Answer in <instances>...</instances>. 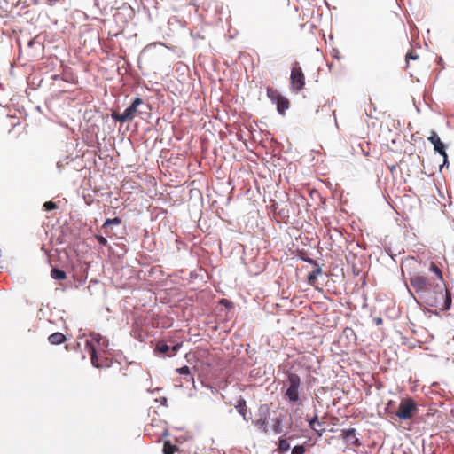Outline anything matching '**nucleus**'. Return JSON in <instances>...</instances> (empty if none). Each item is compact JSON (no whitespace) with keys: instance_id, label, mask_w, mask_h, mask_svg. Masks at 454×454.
<instances>
[{"instance_id":"obj_1","label":"nucleus","mask_w":454,"mask_h":454,"mask_svg":"<svg viewBox=\"0 0 454 454\" xmlns=\"http://www.w3.org/2000/svg\"><path fill=\"white\" fill-rule=\"evenodd\" d=\"M421 266V261L414 258L408 257L402 263V274L404 276L407 273L410 277V283L412 288L417 293L425 294L429 292L431 289H434L438 287L440 289V294L442 298H444V305L443 309L447 310L451 306V294L447 290L439 286L438 285L434 286L433 281L419 274V269Z\"/></svg>"},{"instance_id":"obj_2","label":"nucleus","mask_w":454,"mask_h":454,"mask_svg":"<svg viewBox=\"0 0 454 454\" xmlns=\"http://www.w3.org/2000/svg\"><path fill=\"white\" fill-rule=\"evenodd\" d=\"M108 346V341L98 333H90L86 340L85 348L90 356L91 364L97 368L107 366L101 362V353H104Z\"/></svg>"},{"instance_id":"obj_3","label":"nucleus","mask_w":454,"mask_h":454,"mask_svg":"<svg viewBox=\"0 0 454 454\" xmlns=\"http://www.w3.org/2000/svg\"><path fill=\"white\" fill-rule=\"evenodd\" d=\"M142 106H145L144 100L140 98H136L123 113L113 112L112 118L121 123L130 121L136 117V115L142 113L139 109Z\"/></svg>"},{"instance_id":"obj_4","label":"nucleus","mask_w":454,"mask_h":454,"mask_svg":"<svg viewBox=\"0 0 454 454\" xmlns=\"http://www.w3.org/2000/svg\"><path fill=\"white\" fill-rule=\"evenodd\" d=\"M305 87V74L298 62L292 66L290 74V89L294 93L301 92Z\"/></svg>"},{"instance_id":"obj_5","label":"nucleus","mask_w":454,"mask_h":454,"mask_svg":"<svg viewBox=\"0 0 454 454\" xmlns=\"http://www.w3.org/2000/svg\"><path fill=\"white\" fill-rule=\"evenodd\" d=\"M417 412V403L412 398L407 397L401 400L395 415L400 420H407L411 419Z\"/></svg>"},{"instance_id":"obj_6","label":"nucleus","mask_w":454,"mask_h":454,"mask_svg":"<svg viewBox=\"0 0 454 454\" xmlns=\"http://www.w3.org/2000/svg\"><path fill=\"white\" fill-rule=\"evenodd\" d=\"M288 387L285 392V397L292 403L299 401V388L301 386V378L296 373H288Z\"/></svg>"},{"instance_id":"obj_7","label":"nucleus","mask_w":454,"mask_h":454,"mask_svg":"<svg viewBox=\"0 0 454 454\" xmlns=\"http://www.w3.org/2000/svg\"><path fill=\"white\" fill-rule=\"evenodd\" d=\"M341 437L348 445L353 447H359L362 445L359 439L356 437V430L355 428L344 429L341 431Z\"/></svg>"},{"instance_id":"obj_8","label":"nucleus","mask_w":454,"mask_h":454,"mask_svg":"<svg viewBox=\"0 0 454 454\" xmlns=\"http://www.w3.org/2000/svg\"><path fill=\"white\" fill-rule=\"evenodd\" d=\"M427 139L433 144L434 151L439 153L443 158H446L445 145L437 133L433 131Z\"/></svg>"},{"instance_id":"obj_9","label":"nucleus","mask_w":454,"mask_h":454,"mask_svg":"<svg viewBox=\"0 0 454 454\" xmlns=\"http://www.w3.org/2000/svg\"><path fill=\"white\" fill-rule=\"evenodd\" d=\"M275 104L277 105V110L279 114L281 115H284L286 111L289 108L290 106V102L289 100L281 96L276 102Z\"/></svg>"},{"instance_id":"obj_10","label":"nucleus","mask_w":454,"mask_h":454,"mask_svg":"<svg viewBox=\"0 0 454 454\" xmlns=\"http://www.w3.org/2000/svg\"><path fill=\"white\" fill-rule=\"evenodd\" d=\"M67 338L62 333H54L48 337V340L52 345H59L66 341Z\"/></svg>"},{"instance_id":"obj_11","label":"nucleus","mask_w":454,"mask_h":454,"mask_svg":"<svg viewBox=\"0 0 454 454\" xmlns=\"http://www.w3.org/2000/svg\"><path fill=\"white\" fill-rule=\"evenodd\" d=\"M309 427L316 432L318 436H322L324 429L316 428V425L321 427L322 424L317 420V416H314L311 419L309 420Z\"/></svg>"},{"instance_id":"obj_12","label":"nucleus","mask_w":454,"mask_h":454,"mask_svg":"<svg viewBox=\"0 0 454 454\" xmlns=\"http://www.w3.org/2000/svg\"><path fill=\"white\" fill-rule=\"evenodd\" d=\"M322 274V270L320 267H317L313 270L308 276V282L309 285L314 286L315 282L317 279V277Z\"/></svg>"},{"instance_id":"obj_13","label":"nucleus","mask_w":454,"mask_h":454,"mask_svg":"<svg viewBox=\"0 0 454 454\" xmlns=\"http://www.w3.org/2000/svg\"><path fill=\"white\" fill-rule=\"evenodd\" d=\"M51 277L57 280H64L67 278V274L62 270L52 268L51 270Z\"/></svg>"},{"instance_id":"obj_14","label":"nucleus","mask_w":454,"mask_h":454,"mask_svg":"<svg viewBox=\"0 0 454 454\" xmlns=\"http://www.w3.org/2000/svg\"><path fill=\"white\" fill-rule=\"evenodd\" d=\"M178 450V447L170 442V441H166L163 445V454H175L176 451Z\"/></svg>"},{"instance_id":"obj_15","label":"nucleus","mask_w":454,"mask_h":454,"mask_svg":"<svg viewBox=\"0 0 454 454\" xmlns=\"http://www.w3.org/2000/svg\"><path fill=\"white\" fill-rule=\"evenodd\" d=\"M267 96L273 103H275L282 95L278 90L269 87L267 88Z\"/></svg>"},{"instance_id":"obj_16","label":"nucleus","mask_w":454,"mask_h":454,"mask_svg":"<svg viewBox=\"0 0 454 454\" xmlns=\"http://www.w3.org/2000/svg\"><path fill=\"white\" fill-rule=\"evenodd\" d=\"M235 408L237 409L239 413H240L245 418L247 412V405L246 401L243 398H240L238 401V403L236 404Z\"/></svg>"},{"instance_id":"obj_17","label":"nucleus","mask_w":454,"mask_h":454,"mask_svg":"<svg viewBox=\"0 0 454 454\" xmlns=\"http://www.w3.org/2000/svg\"><path fill=\"white\" fill-rule=\"evenodd\" d=\"M169 349L170 348L164 341H159L156 344L155 350L160 354H166Z\"/></svg>"},{"instance_id":"obj_18","label":"nucleus","mask_w":454,"mask_h":454,"mask_svg":"<svg viewBox=\"0 0 454 454\" xmlns=\"http://www.w3.org/2000/svg\"><path fill=\"white\" fill-rule=\"evenodd\" d=\"M290 449V444L286 439H280L278 442V450L280 452H286Z\"/></svg>"},{"instance_id":"obj_19","label":"nucleus","mask_w":454,"mask_h":454,"mask_svg":"<svg viewBox=\"0 0 454 454\" xmlns=\"http://www.w3.org/2000/svg\"><path fill=\"white\" fill-rule=\"evenodd\" d=\"M429 270L431 271H433L434 273H435V275L437 276V278L442 281V270L434 263V262H431L430 263V267H429Z\"/></svg>"},{"instance_id":"obj_20","label":"nucleus","mask_w":454,"mask_h":454,"mask_svg":"<svg viewBox=\"0 0 454 454\" xmlns=\"http://www.w3.org/2000/svg\"><path fill=\"white\" fill-rule=\"evenodd\" d=\"M121 219L119 217H114L113 219H107L104 224H103V228H106L109 225H112V224H120L121 223Z\"/></svg>"},{"instance_id":"obj_21","label":"nucleus","mask_w":454,"mask_h":454,"mask_svg":"<svg viewBox=\"0 0 454 454\" xmlns=\"http://www.w3.org/2000/svg\"><path fill=\"white\" fill-rule=\"evenodd\" d=\"M176 372L181 375H190L191 374V369L189 366H183L176 369Z\"/></svg>"},{"instance_id":"obj_22","label":"nucleus","mask_w":454,"mask_h":454,"mask_svg":"<svg viewBox=\"0 0 454 454\" xmlns=\"http://www.w3.org/2000/svg\"><path fill=\"white\" fill-rule=\"evenodd\" d=\"M304 452L305 447L303 445H297L293 448L291 454H304Z\"/></svg>"},{"instance_id":"obj_23","label":"nucleus","mask_w":454,"mask_h":454,"mask_svg":"<svg viewBox=\"0 0 454 454\" xmlns=\"http://www.w3.org/2000/svg\"><path fill=\"white\" fill-rule=\"evenodd\" d=\"M43 208L46 211H51V210H53V209L57 208V204L55 202H52V201H47V202H45L43 204Z\"/></svg>"},{"instance_id":"obj_24","label":"nucleus","mask_w":454,"mask_h":454,"mask_svg":"<svg viewBox=\"0 0 454 454\" xmlns=\"http://www.w3.org/2000/svg\"><path fill=\"white\" fill-rule=\"evenodd\" d=\"M419 59V55L416 54L415 52L413 51H410L407 53L406 55V62L409 63V60L410 59Z\"/></svg>"},{"instance_id":"obj_25","label":"nucleus","mask_w":454,"mask_h":454,"mask_svg":"<svg viewBox=\"0 0 454 454\" xmlns=\"http://www.w3.org/2000/svg\"><path fill=\"white\" fill-rule=\"evenodd\" d=\"M95 238L100 245H102V246L107 245V239L105 237H103L101 235H96Z\"/></svg>"},{"instance_id":"obj_26","label":"nucleus","mask_w":454,"mask_h":454,"mask_svg":"<svg viewBox=\"0 0 454 454\" xmlns=\"http://www.w3.org/2000/svg\"><path fill=\"white\" fill-rule=\"evenodd\" d=\"M180 348H181V343H177V344L174 345L171 348V354H169L168 356H175Z\"/></svg>"},{"instance_id":"obj_27","label":"nucleus","mask_w":454,"mask_h":454,"mask_svg":"<svg viewBox=\"0 0 454 454\" xmlns=\"http://www.w3.org/2000/svg\"><path fill=\"white\" fill-rule=\"evenodd\" d=\"M449 164V160H448V155L446 154V158H443V163L442 165L441 166V168L443 167V166H448Z\"/></svg>"},{"instance_id":"obj_28","label":"nucleus","mask_w":454,"mask_h":454,"mask_svg":"<svg viewBox=\"0 0 454 454\" xmlns=\"http://www.w3.org/2000/svg\"><path fill=\"white\" fill-rule=\"evenodd\" d=\"M257 423H260V426H263L264 427V431L265 432L267 431L264 420H258Z\"/></svg>"},{"instance_id":"obj_29","label":"nucleus","mask_w":454,"mask_h":454,"mask_svg":"<svg viewBox=\"0 0 454 454\" xmlns=\"http://www.w3.org/2000/svg\"><path fill=\"white\" fill-rule=\"evenodd\" d=\"M257 423H260V426H263L264 427V431L265 432L267 431L264 420H258Z\"/></svg>"},{"instance_id":"obj_30","label":"nucleus","mask_w":454,"mask_h":454,"mask_svg":"<svg viewBox=\"0 0 454 454\" xmlns=\"http://www.w3.org/2000/svg\"><path fill=\"white\" fill-rule=\"evenodd\" d=\"M348 332H349V333H354V332H353V330H352L351 328H346V329L344 330V333H348Z\"/></svg>"},{"instance_id":"obj_31","label":"nucleus","mask_w":454,"mask_h":454,"mask_svg":"<svg viewBox=\"0 0 454 454\" xmlns=\"http://www.w3.org/2000/svg\"><path fill=\"white\" fill-rule=\"evenodd\" d=\"M307 262H309L310 263H314L315 265H317L316 262L313 260H311V259L307 260Z\"/></svg>"},{"instance_id":"obj_32","label":"nucleus","mask_w":454,"mask_h":454,"mask_svg":"<svg viewBox=\"0 0 454 454\" xmlns=\"http://www.w3.org/2000/svg\"><path fill=\"white\" fill-rule=\"evenodd\" d=\"M377 323H378V324H380V323H381V319H380V318H378V319H377Z\"/></svg>"},{"instance_id":"obj_33","label":"nucleus","mask_w":454,"mask_h":454,"mask_svg":"<svg viewBox=\"0 0 454 454\" xmlns=\"http://www.w3.org/2000/svg\"><path fill=\"white\" fill-rule=\"evenodd\" d=\"M428 304H429L430 306H435V304H434V303H433V302H428Z\"/></svg>"}]
</instances>
